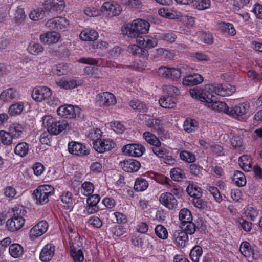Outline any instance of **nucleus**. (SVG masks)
<instances>
[{
	"label": "nucleus",
	"mask_w": 262,
	"mask_h": 262,
	"mask_svg": "<svg viewBox=\"0 0 262 262\" xmlns=\"http://www.w3.org/2000/svg\"><path fill=\"white\" fill-rule=\"evenodd\" d=\"M149 23L145 20L137 19L132 23L124 25L122 28L123 33L130 37L140 38L141 34L147 33L149 29Z\"/></svg>",
	"instance_id": "nucleus-1"
},
{
	"label": "nucleus",
	"mask_w": 262,
	"mask_h": 262,
	"mask_svg": "<svg viewBox=\"0 0 262 262\" xmlns=\"http://www.w3.org/2000/svg\"><path fill=\"white\" fill-rule=\"evenodd\" d=\"M43 124L47 127L51 135H57L66 129L69 124L67 120L55 121L51 116H45L42 118Z\"/></svg>",
	"instance_id": "nucleus-2"
},
{
	"label": "nucleus",
	"mask_w": 262,
	"mask_h": 262,
	"mask_svg": "<svg viewBox=\"0 0 262 262\" xmlns=\"http://www.w3.org/2000/svg\"><path fill=\"white\" fill-rule=\"evenodd\" d=\"M190 95L201 102H206V105L210 107V105L215 101V96L208 91L197 89H191L189 90Z\"/></svg>",
	"instance_id": "nucleus-3"
},
{
	"label": "nucleus",
	"mask_w": 262,
	"mask_h": 262,
	"mask_svg": "<svg viewBox=\"0 0 262 262\" xmlns=\"http://www.w3.org/2000/svg\"><path fill=\"white\" fill-rule=\"evenodd\" d=\"M209 88L211 91L223 97L230 96L236 91L235 86L229 84H212Z\"/></svg>",
	"instance_id": "nucleus-4"
},
{
	"label": "nucleus",
	"mask_w": 262,
	"mask_h": 262,
	"mask_svg": "<svg viewBox=\"0 0 262 262\" xmlns=\"http://www.w3.org/2000/svg\"><path fill=\"white\" fill-rule=\"evenodd\" d=\"M182 73V70L180 68L161 67L158 69L159 76L172 80L179 79L181 76Z\"/></svg>",
	"instance_id": "nucleus-5"
},
{
	"label": "nucleus",
	"mask_w": 262,
	"mask_h": 262,
	"mask_svg": "<svg viewBox=\"0 0 262 262\" xmlns=\"http://www.w3.org/2000/svg\"><path fill=\"white\" fill-rule=\"evenodd\" d=\"M249 105L248 104H239L233 107H229L227 115L240 121L244 120V115L247 113Z\"/></svg>",
	"instance_id": "nucleus-6"
},
{
	"label": "nucleus",
	"mask_w": 262,
	"mask_h": 262,
	"mask_svg": "<svg viewBox=\"0 0 262 262\" xmlns=\"http://www.w3.org/2000/svg\"><path fill=\"white\" fill-rule=\"evenodd\" d=\"M51 90L47 86H38L35 88L32 92V98L37 102H41L44 99H48L51 96Z\"/></svg>",
	"instance_id": "nucleus-7"
},
{
	"label": "nucleus",
	"mask_w": 262,
	"mask_h": 262,
	"mask_svg": "<svg viewBox=\"0 0 262 262\" xmlns=\"http://www.w3.org/2000/svg\"><path fill=\"white\" fill-rule=\"evenodd\" d=\"M25 223V219L20 215L14 214L6 222V226L10 231H15L21 228Z\"/></svg>",
	"instance_id": "nucleus-8"
},
{
	"label": "nucleus",
	"mask_w": 262,
	"mask_h": 262,
	"mask_svg": "<svg viewBox=\"0 0 262 262\" xmlns=\"http://www.w3.org/2000/svg\"><path fill=\"white\" fill-rule=\"evenodd\" d=\"M68 150L70 154L80 156H84L90 154L89 150L80 143L72 141L68 144Z\"/></svg>",
	"instance_id": "nucleus-9"
},
{
	"label": "nucleus",
	"mask_w": 262,
	"mask_h": 262,
	"mask_svg": "<svg viewBox=\"0 0 262 262\" xmlns=\"http://www.w3.org/2000/svg\"><path fill=\"white\" fill-rule=\"evenodd\" d=\"M144 151L145 148L141 144H130L124 146L123 148L124 154L130 156L140 157Z\"/></svg>",
	"instance_id": "nucleus-10"
},
{
	"label": "nucleus",
	"mask_w": 262,
	"mask_h": 262,
	"mask_svg": "<svg viewBox=\"0 0 262 262\" xmlns=\"http://www.w3.org/2000/svg\"><path fill=\"white\" fill-rule=\"evenodd\" d=\"M79 108L77 106L75 107L72 105H64L60 106L57 113L58 115L69 118H73L76 117V114L79 111Z\"/></svg>",
	"instance_id": "nucleus-11"
},
{
	"label": "nucleus",
	"mask_w": 262,
	"mask_h": 262,
	"mask_svg": "<svg viewBox=\"0 0 262 262\" xmlns=\"http://www.w3.org/2000/svg\"><path fill=\"white\" fill-rule=\"evenodd\" d=\"M63 0H46L43 3V6L47 14L52 11H61L64 7Z\"/></svg>",
	"instance_id": "nucleus-12"
},
{
	"label": "nucleus",
	"mask_w": 262,
	"mask_h": 262,
	"mask_svg": "<svg viewBox=\"0 0 262 262\" xmlns=\"http://www.w3.org/2000/svg\"><path fill=\"white\" fill-rule=\"evenodd\" d=\"M97 101L100 105L108 107L115 104L116 101L115 96L111 93L103 92L99 94L96 97Z\"/></svg>",
	"instance_id": "nucleus-13"
},
{
	"label": "nucleus",
	"mask_w": 262,
	"mask_h": 262,
	"mask_svg": "<svg viewBox=\"0 0 262 262\" xmlns=\"http://www.w3.org/2000/svg\"><path fill=\"white\" fill-rule=\"evenodd\" d=\"M48 228V224L45 221H41L33 227L30 231L31 238H35L43 234Z\"/></svg>",
	"instance_id": "nucleus-14"
},
{
	"label": "nucleus",
	"mask_w": 262,
	"mask_h": 262,
	"mask_svg": "<svg viewBox=\"0 0 262 262\" xmlns=\"http://www.w3.org/2000/svg\"><path fill=\"white\" fill-rule=\"evenodd\" d=\"M160 202L169 209H173L177 206V200L172 193L165 192L162 193L159 198Z\"/></svg>",
	"instance_id": "nucleus-15"
},
{
	"label": "nucleus",
	"mask_w": 262,
	"mask_h": 262,
	"mask_svg": "<svg viewBox=\"0 0 262 262\" xmlns=\"http://www.w3.org/2000/svg\"><path fill=\"white\" fill-rule=\"evenodd\" d=\"M119 165L124 171L127 172H136L141 167L140 163L134 159H129L120 162Z\"/></svg>",
	"instance_id": "nucleus-16"
},
{
	"label": "nucleus",
	"mask_w": 262,
	"mask_h": 262,
	"mask_svg": "<svg viewBox=\"0 0 262 262\" xmlns=\"http://www.w3.org/2000/svg\"><path fill=\"white\" fill-rule=\"evenodd\" d=\"M115 144L110 140H100L98 142H95L93 148L99 152L103 153L106 151L110 150L115 147Z\"/></svg>",
	"instance_id": "nucleus-17"
},
{
	"label": "nucleus",
	"mask_w": 262,
	"mask_h": 262,
	"mask_svg": "<svg viewBox=\"0 0 262 262\" xmlns=\"http://www.w3.org/2000/svg\"><path fill=\"white\" fill-rule=\"evenodd\" d=\"M147 125L156 132L158 135L162 137L165 136V130L163 128L162 123L159 119H149L146 121Z\"/></svg>",
	"instance_id": "nucleus-18"
},
{
	"label": "nucleus",
	"mask_w": 262,
	"mask_h": 262,
	"mask_svg": "<svg viewBox=\"0 0 262 262\" xmlns=\"http://www.w3.org/2000/svg\"><path fill=\"white\" fill-rule=\"evenodd\" d=\"M173 237L176 245L180 248L185 247L188 244V235L182 230H176L173 232Z\"/></svg>",
	"instance_id": "nucleus-19"
},
{
	"label": "nucleus",
	"mask_w": 262,
	"mask_h": 262,
	"mask_svg": "<svg viewBox=\"0 0 262 262\" xmlns=\"http://www.w3.org/2000/svg\"><path fill=\"white\" fill-rule=\"evenodd\" d=\"M55 247L51 244H47L42 249L40 254V259L42 261H50L54 255Z\"/></svg>",
	"instance_id": "nucleus-20"
},
{
	"label": "nucleus",
	"mask_w": 262,
	"mask_h": 262,
	"mask_svg": "<svg viewBox=\"0 0 262 262\" xmlns=\"http://www.w3.org/2000/svg\"><path fill=\"white\" fill-rule=\"evenodd\" d=\"M203 81V78L199 74L188 75L183 80V84L187 86L199 84Z\"/></svg>",
	"instance_id": "nucleus-21"
},
{
	"label": "nucleus",
	"mask_w": 262,
	"mask_h": 262,
	"mask_svg": "<svg viewBox=\"0 0 262 262\" xmlns=\"http://www.w3.org/2000/svg\"><path fill=\"white\" fill-rule=\"evenodd\" d=\"M17 97V92L13 88L4 90L0 94V99L4 102H10Z\"/></svg>",
	"instance_id": "nucleus-22"
},
{
	"label": "nucleus",
	"mask_w": 262,
	"mask_h": 262,
	"mask_svg": "<svg viewBox=\"0 0 262 262\" xmlns=\"http://www.w3.org/2000/svg\"><path fill=\"white\" fill-rule=\"evenodd\" d=\"M160 105L165 108H173L176 106L177 99L171 96H163L159 100Z\"/></svg>",
	"instance_id": "nucleus-23"
},
{
	"label": "nucleus",
	"mask_w": 262,
	"mask_h": 262,
	"mask_svg": "<svg viewBox=\"0 0 262 262\" xmlns=\"http://www.w3.org/2000/svg\"><path fill=\"white\" fill-rule=\"evenodd\" d=\"M137 42L144 47L147 48H152L155 47L158 44V40L156 38L149 36H145L144 38L141 37L137 39Z\"/></svg>",
	"instance_id": "nucleus-24"
},
{
	"label": "nucleus",
	"mask_w": 262,
	"mask_h": 262,
	"mask_svg": "<svg viewBox=\"0 0 262 262\" xmlns=\"http://www.w3.org/2000/svg\"><path fill=\"white\" fill-rule=\"evenodd\" d=\"M127 51L134 55L139 56H148V51L144 48H141L137 45H131L127 47Z\"/></svg>",
	"instance_id": "nucleus-25"
},
{
	"label": "nucleus",
	"mask_w": 262,
	"mask_h": 262,
	"mask_svg": "<svg viewBox=\"0 0 262 262\" xmlns=\"http://www.w3.org/2000/svg\"><path fill=\"white\" fill-rule=\"evenodd\" d=\"M56 83L58 86L65 90L74 89L80 84L79 82L74 79H69V80L60 79L56 81Z\"/></svg>",
	"instance_id": "nucleus-26"
},
{
	"label": "nucleus",
	"mask_w": 262,
	"mask_h": 262,
	"mask_svg": "<svg viewBox=\"0 0 262 262\" xmlns=\"http://www.w3.org/2000/svg\"><path fill=\"white\" fill-rule=\"evenodd\" d=\"M79 37L82 40L93 41L97 39L98 33L94 30L84 31L81 32Z\"/></svg>",
	"instance_id": "nucleus-27"
},
{
	"label": "nucleus",
	"mask_w": 262,
	"mask_h": 262,
	"mask_svg": "<svg viewBox=\"0 0 262 262\" xmlns=\"http://www.w3.org/2000/svg\"><path fill=\"white\" fill-rule=\"evenodd\" d=\"M239 165L245 171H249L252 169L250 156L247 155H242L238 159Z\"/></svg>",
	"instance_id": "nucleus-28"
},
{
	"label": "nucleus",
	"mask_w": 262,
	"mask_h": 262,
	"mask_svg": "<svg viewBox=\"0 0 262 262\" xmlns=\"http://www.w3.org/2000/svg\"><path fill=\"white\" fill-rule=\"evenodd\" d=\"M29 150V144L25 142H23L16 145L14 151L16 155L24 157L28 154Z\"/></svg>",
	"instance_id": "nucleus-29"
},
{
	"label": "nucleus",
	"mask_w": 262,
	"mask_h": 262,
	"mask_svg": "<svg viewBox=\"0 0 262 262\" xmlns=\"http://www.w3.org/2000/svg\"><path fill=\"white\" fill-rule=\"evenodd\" d=\"M143 137L149 144L155 146H161V143L159 139L152 133L145 132L143 133Z\"/></svg>",
	"instance_id": "nucleus-30"
},
{
	"label": "nucleus",
	"mask_w": 262,
	"mask_h": 262,
	"mask_svg": "<svg viewBox=\"0 0 262 262\" xmlns=\"http://www.w3.org/2000/svg\"><path fill=\"white\" fill-rule=\"evenodd\" d=\"M232 181L235 184L239 187L244 186L246 184V179L244 174L238 170L234 172L232 177Z\"/></svg>",
	"instance_id": "nucleus-31"
},
{
	"label": "nucleus",
	"mask_w": 262,
	"mask_h": 262,
	"mask_svg": "<svg viewBox=\"0 0 262 262\" xmlns=\"http://www.w3.org/2000/svg\"><path fill=\"white\" fill-rule=\"evenodd\" d=\"M23 130V126L19 124H14L8 128V132L13 139L19 138Z\"/></svg>",
	"instance_id": "nucleus-32"
},
{
	"label": "nucleus",
	"mask_w": 262,
	"mask_h": 262,
	"mask_svg": "<svg viewBox=\"0 0 262 262\" xmlns=\"http://www.w3.org/2000/svg\"><path fill=\"white\" fill-rule=\"evenodd\" d=\"M179 218L181 223L183 224L192 221V215L191 212L186 208L181 209L179 212Z\"/></svg>",
	"instance_id": "nucleus-33"
},
{
	"label": "nucleus",
	"mask_w": 262,
	"mask_h": 262,
	"mask_svg": "<svg viewBox=\"0 0 262 262\" xmlns=\"http://www.w3.org/2000/svg\"><path fill=\"white\" fill-rule=\"evenodd\" d=\"M129 105L134 110L140 113H146L148 110L146 104L138 100L130 101Z\"/></svg>",
	"instance_id": "nucleus-34"
},
{
	"label": "nucleus",
	"mask_w": 262,
	"mask_h": 262,
	"mask_svg": "<svg viewBox=\"0 0 262 262\" xmlns=\"http://www.w3.org/2000/svg\"><path fill=\"white\" fill-rule=\"evenodd\" d=\"M47 13L43 9H36L32 11L29 14L30 18L33 21H37L43 18Z\"/></svg>",
	"instance_id": "nucleus-35"
},
{
	"label": "nucleus",
	"mask_w": 262,
	"mask_h": 262,
	"mask_svg": "<svg viewBox=\"0 0 262 262\" xmlns=\"http://www.w3.org/2000/svg\"><path fill=\"white\" fill-rule=\"evenodd\" d=\"M198 122L194 119H187L185 121L184 129L188 133L195 132L198 128Z\"/></svg>",
	"instance_id": "nucleus-36"
},
{
	"label": "nucleus",
	"mask_w": 262,
	"mask_h": 262,
	"mask_svg": "<svg viewBox=\"0 0 262 262\" xmlns=\"http://www.w3.org/2000/svg\"><path fill=\"white\" fill-rule=\"evenodd\" d=\"M24 108V103L21 102H16L11 105L9 108L8 113L11 116L20 114Z\"/></svg>",
	"instance_id": "nucleus-37"
},
{
	"label": "nucleus",
	"mask_w": 262,
	"mask_h": 262,
	"mask_svg": "<svg viewBox=\"0 0 262 262\" xmlns=\"http://www.w3.org/2000/svg\"><path fill=\"white\" fill-rule=\"evenodd\" d=\"M34 195L38 204L43 205L49 201V198L46 195L44 192L39 190L38 188L34 191Z\"/></svg>",
	"instance_id": "nucleus-38"
},
{
	"label": "nucleus",
	"mask_w": 262,
	"mask_h": 262,
	"mask_svg": "<svg viewBox=\"0 0 262 262\" xmlns=\"http://www.w3.org/2000/svg\"><path fill=\"white\" fill-rule=\"evenodd\" d=\"M44 50L43 47L38 43L31 42L28 47V52L34 55H37L42 53Z\"/></svg>",
	"instance_id": "nucleus-39"
},
{
	"label": "nucleus",
	"mask_w": 262,
	"mask_h": 262,
	"mask_svg": "<svg viewBox=\"0 0 262 262\" xmlns=\"http://www.w3.org/2000/svg\"><path fill=\"white\" fill-rule=\"evenodd\" d=\"M9 253L13 257H18L23 253V248L21 246L18 244H13L9 248Z\"/></svg>",
	"instance_id": "nucleus-40"
},
{
	"label": "nucleus",
	"mask_w": 262,
	"mask_h": 262,
	"mask_svg": "<svg viewBox=\"0 0 262 262\" xmlns=\"http://www.w3.org/2000/svg\"><path fill=\"white\" fill-rule=\"evenodd\" d=\"M217 112H223L227 114L229 111V107L224 102L215 101L213 103L210 105V107Z\"/></svg>",
	"instance_id": "nucleus-41"
},
{
	"label": "nucleus",
	"mask_w": 262,
	"mask_h": 262,
	"mask_svg": "<svg viewBox=\"0 0 262 262\" xmlns=\"http://www.w3.org/2000/svg\"><path fill=\"white\" fill-rule=\"evenodd\" d=\"M170 177L172 180L176 181H181L185 178V173L181 169L174 168L170 170Z\"/></svg>",
	"instance_id": "nucleus-42"
},
{
	"label": "nucleus",
	"mask_w": 262,
	"mask_h": 262,
	"mask_svg": "<svg viewBox=\"0 0 262 262\" xmlns=\"http://www.w3.org/2000/svg\"><path fill=\"white\" fill-rule=\"evenodd\" d=\"M180 227L182 231L186 232L187 235L188 234L192 235L196 230L195 224L192 222V221L185 224H180Z\"/></svg>",
	"instance_id": "nucleus-43"
},
{
	"label": "nucleus",
	"mask_w": 262,
	"mask_h": 262,
	"mask_svg": "<svg viewBox=\"0 0 262 262\" xmlns=\"http://www.w3.org/2000/svg\"><path fill=\"white\" fill-rule=\"evenodd\" d=\"M13 140V137L8 131L0 130V140L3 144L10 145L12 144Z\"/></svg>",
	"instance_id": "nucleus-44"
},
{
	"label": "nucleus",
	"mask_w": 262,
	"mask_h": 262,
	"mask_svg": "<svg viewBox=\"0 0 262 262\" xmlns=\"http://www.w3.org/2000/svg\"><path fill=\"white\" fill-rule=\"evenodd\" d=\"M192 5L198 10H205L210 6V0H192Z\"/></svg>",
	"instance_id": "nucleus-45"
},
{
	"label": "nucleus",
	"mask_w": 262,
	"mask_h": 262,
	"mask_svg": "<svg viewBox=\"0 0 262 262\" xmlns=\"http://www.w3.org/2000/svg\"><path fill=\"white\" fill-rule=\"evenodd\" d=\"M202 254V249L199 246H195L190 251L189 255L191 260L194 262H199V257Z\"/></svg>",
	"instance_id": "nucleus-46"
},
{
	"label": "nucleus",
	"mask_w": 262,
	"mask_h": 262,
	"mask_svg": "<svg viewBox=\"0 0 262 262\" xmlns=\"http://www.w3.org/2000/svg\"><path fill=\"white\" fill-rule=\"evenodd\" d=\"M148 186L146 180L142 178H138L135 183L134 189L137 191H143L146 190Z\"/></svg>",
	"instance_id": "nucleus-47"
},
{
	"label": "nucleus",
	"mask_w": 262,
	"mask_h": 262,
	"mask_svg": "<svg viewBox=\"0 0 262 262\" xmlns=\"http://www.w3.org/2000/svg\"><path fill=\"white\" fill-rule=\"evenodd\" d=\"M68 69V64L66 63H60L54 67L53 72L55 74L58 76H62L67 74Z\"/></svg>",
	"instance_id": "nucleus-48"
},
{
	"label": "nucleus",
	"mask_w": 262,
	"mask_h": 262,
	"mask_svg": "<svg viewBox=\"0 0 262 262\" xmlns=\"http://www.w3.org/2000/svg\"><path fill=\"white\" fill-rule=\"evenodd\" d=\"M186 191L189 195L194 198L195 197L201 198L202 196L201 189L194 185H189L186 188Z\"/></svg>",
	"instance_id": "nucleus-49"
},
{
	"label": "nucleus",
	"mask_w": 262,
	"mask_h": 262,
	"mask_svg": "<svg viewBox=\"0 0 262 262\" xmlns=\"http://www.w3.org/2000/svg\"><path fill=\"white\" fill-rule=\"evenodd\" d=\"M71 253L75 262H82L84 260V256L82 250L76 248H71Z\"/></svg>",
	"instance_id": "nucleus-50"
},
{
	"label": "nucleus",
	"mask_w": 262,
	"mask_h": 262,
	"mask_svg": "<svg viewBox=\"0 0 262 262\" xmlns=\"http://www.w3.org/2000/svg\"><path fill=\"white\" fill-rule=\"evenodd\" d=\"M239 250L241 254L245 257H249L253 252V250L250 247V244L246 241L241 243Z\"/></svg>",
	"instance_id": "nucleus-51"
},
{
	"label": "nucleus",
	"mask_w": 262,
	"mask_h": 262,
	"mask_svg": "<svg viewBox=\"0 0 262 262\" xmlns=\"http://www.w3.org/2000/svg\"><path fill=\"white\" fill-rule=\"evenodd\" d=\"M101 131L100 129H93L91 130L88 136V137L93 142V145L94 146V144L95 142H98L101 138Z\"/></svg>",
	"instance_id": "nucleus-52"
},
{
	"label": "nucleus",
	"mask_w": 262,
	"mask_h": 262,
	"mask_svg": "<svg viewBox=\"0 0 262 262\" xmlns=\"http://www.w3.org/2000/svg\"><path fill=\"white\" fill-rule=\"evenodd\" d=\"M180 157L181 160L188 163L194 162L196 160L195 156L193 154L186 150L181 151Z\"/></svg>",
	"instance_id": "nucleus-53"
},
{
	"label": "nucleus",
	"mask_w": 262,
	"mask_h": 262,
	"mask_svg": "<svg viewBox=\"0 0 262 262\" xmlns=\"http://www.w3.org/2000/svg\"><path fill=\"white\" fill-rule=\"evenodd\" d=\"M155 232L157 236L163 239L168 237V231L167 229L162 225H158L155 229Z\"/></svg>",
	"instance_id": "nucleus-54"
},
{
	"label": "nucleus",
	"mask_w": 262,
	"mask_h": 262,
	"mask_svg": "<svg viewBox=\"0 0 262 262\" xmlns=\"http://www.w3.org/2000/svg\"><path fill=\"white\" fill-rule=\"evenodd\" d=\"M220 28L225 32H228L231 35L235 34V30L234 29L232 24L230 23H226L225 22H221L219 24Z\"/></svg>",
	"instance_id": "nucleus-55"
},
{
	"label": "nucleus",
	"mask_w": 262,
	"mask_h": 262,
	"mask_svg": "<svg viewBox=\"0 0 262 262\" xmlns=\"http://www.w3.org/2000/svg\"><path fill=\"white\" fill-rule=\"evenodd\" d=\"M94 190L93 184L89 182H85L82 184L81 192L85 196L91 195Z\"/></svg>",
	"instance_id": "nucleus-56"
},
{
	"label": "nucleus",
	"mask_w": 262,
	"mask_h": 262,
	"mask_svg": "<svg viewBox=\"0 0 262 262\" xmlns=\"http://www.w3.org/2000/svg\"><path fill=\"white\" fill-rule=\"evenodd\" d=\"M14 15V20L16 23H23L26 18L24 9L20 7L17 8Z\"/></svg>",
	"instance_id": "nucleus-57"
},
{
	"label": "nucleus",
	"mask_w": 262,
	"mask_h": 262,
	"mask_svg": "<svg viewBox=\"0 0 262 262\" xmlns=\"http://www.w3.org/2000/svg\"><path fill=\"white\" fill-rule=\"evenodd\" d=\"M206 189L210 192L217 202H220L222 201V196L216 187L207 186Z\"/></svg>",
	"instance_id": "nucleus-58"
},
{
	"label": "nucleus",
	"mask_w": 262,
	"mask_h": 262,
	"mask_svg": "<svg viewBox=\"0 0 262 262\" xmlns=\"http://www.w3.org/2000/svg\"><path fill=\"white\" fill-rule=\"evenodd\" d=\"M158 13L160 16L169 19H175L178 18L175 14L166 8L160 9L158 11Z\"/></svg>",
	"instance_id": "nucleus-59"
},
{
	"label": "nucleus",
	"mask_w": 262,
	"mask_h": 262,
	"mask_svg": "<svg viewBox=\"0 0 262 262\" xmlns=\"http://www.w3.org/2000/svg\"><path fill=\"white\" fill-rule=\"evenodd\" d=\"M56 30H59L66 28L69 25V20L63 17H56Z\"/></svg>",
	"instance_id": "nucleus-60"
},
{
	"label": "nucleus",
	"mask_w": 262,
	"mask_h": 262,
	"mask_svg": "<svg viewBox=\"0 0 262 262\" xmlns=\"http://www.w3.org/2000/svg\"><path fill=\"white\" fill-rule=\"evenodd\" d=\"M54 55L60 57H68L70 54L68 49L63 46L59 47L57 50L52 52Z\"/></svg>",
	"instance_id": "nucleus-61"
},
{
	"label": "nucleus",
	"mask_w": 262,
	"mask_h": 262,
	"mask_svg": "<svg viewBox=\"0 0 262 262\" xmlns=\"http://www.w3.org/2000/svg\"><path fill=\"white\" fill-rule=\"evenodd\" d=\"M189 170L192 174L198 176L201 174L203 168L196 163H193L190 165Z\"/></svg>",
	"instance_id": "nucleus-62"
},
{
	"label": "nucleus",
	"mask_w": 262,
	"mask_h": 262,
	"mask_svg": "<svg viewBox=\"0 0 262 262\" xmlns=\"http://www.w3.org/2000/svg\"><path fill=\"white\" fill-rule=\"evenodd\" d=\"M39 190H41L44 193L46 194L48 198L49 196L52 195L54 193V188L51 185H41L38 187Z\"/></svg>",
	"instance_id": "nucleus-63"
},
{
	"label": "nucleus",
	"mask_w": 262,
	"mask_h": 262,
	"mask_svg": "<svg viewBox=\"0 0 262 262\" xmlns=\"http://www.w3.org/2000/svg\"><path fill=\"white\" fill-rule=\"evenodd\" d=\"M48 38L49 39V44L57 42L60 38V35L56 32H48Z\"/></svg>",
	"instance_id": "nucleus-64"
}]
</instances>
